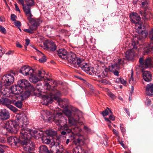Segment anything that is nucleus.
<instances>
[{
	"instance_id": "nucleus-1",
	"label": "nucleus",
	"mask_w": 153,
	"mask_h": 153,
	"mask_svg": "<svg viewBox=\"0 0 153 153\" xmlns=\"http://www.w3.org/2000/svg\"><path fill=\"white\" fill-rule=\"evenodd\" d=\"M16 117L18 122L16 123L15 121L11 120L6 121L4 123L3 129H6L8 131L16 133L19 128H21V130L27 126L28 123L26 114H21L17 115Z\"/></svg>"
},
{
	"instance_id": "nucleus-2",
	"label": "nucleus",
	"mask_w": 153,
	"mask_h": 153,
	"mask_svg": "<svg viewBox=\"0 0 153 153\" xmlns=\"http://www.w3.org/2000/svg\"><path fill=\"white\" fill-rule=\"evenodd\" d=\"M15 73H12L3 76L1 78V81H0V92L3 95L6 97H9L8 94L7 89L3 88V86L7 88L8 86H10L13 84L14 81V75Z\"/></svg>"
},
{
	"instance_id": "nucleus-3",
	"label": "nucleus",
	"mask_w": 153,
	"mask_h": 153,
	"mask_svg": "<svg viewBox=\"0 0 153 153\" xmlns=\"http://www.w3.org/2000/svg\"><path fill=\"white\" fill-rule=\"evenodd\" d=\"M75 131L77 132L72 133V134L69 136L71 139L73 140V143L76 145H83L85 143L88 138L84 137L81 133L82 130L79 127H75L74 128Z\"/></svg>"
},
{
	"instance_id": "nucleus-4",
	"label": "nucleus",
	"mask_w": 153,
	"mask_h": 153,
	"mask_svg": "<svg viewBox=\"0 0 153 153\" xmlns=\"http://www.w3.org/2000/svg\"><path fill=\"white\" fill-rule=\"evenodd\" d=\"M25 128H23L20 131V136L22 139H30L32 137L39 138L43 136V132L40 131L31 130Z\"/></svg>"
},
{
	"instance_id": "nucleus-5",
	"label": "nucleus",
	"mask_w": 153,
	"mask_h": 153,
	"mask_svg": "<svg viewBox=\"0 0 153 153\" xmlns=\"http://www.w3.org/2000/svg\"><path fill=\"white\" fill-rule=\"evenodd\" d=\"M80 67L87 74L92 76L96 75L100 78L105 77L107 75L106 71L103 72L100 74H99L95 70L94 68L91 67L90 65L86 63H83L82 59V62L79 64L78 67Z\"/></svg>"
},
{
	"instance_id": "nucleus-6",
	"label": "nucleus",
	"mask_w": 153,
	"mask_h": 153,
	"mask_svg": "<svg viewBox=\"0 0 153 153\" xmlns=\"http://www.w3.org/2000/svg\"><path fill=\"white\" fill-rule=\"evenodd\" d=\"M65 59L72 67L74 68H78L79 63L82 62V59L77 57L76 54L72 52L67 55Z\"/></svg>"
},
{
	"instance_id": "nucleus-7",
	"label": "nucleus",
	"mask_w": 153,
	"mask_h": 153,
	"mask_svg": "<svg viewBox=\"0 0 153 153\" xmlns=\"http://www.w3.org/2000/svg\"><path fill=\"white\" fill-rule=\"evenodd\" d=\"M132 23H134L135 24L136 28L138 29L137 31L139 33H141L142 36L143 38H146L147 37L148 33L147 32L145 31H143L142 30V27H143L144 29L145 27V20H131Z\"/></svg>"
},
{
	"instance_id": "nucleus-8",
	"label": "nucleus",
	"mask_w": 153,
	"mask_h": 153,
	"mask_svg": "<svg viewBox=\"0 0 153 153\" xmlns=\"http://www.w3.org/2000/svg\"><path fill=\"white\" fill-rule=\"evenodd\" d=\"M26 4H25L23 10L26 15L27 17V19H33L32 18L33 15L31 13V7L34 5V0H25Z\"/></svg>"
},
{
	"instance_id": "nucleus-9",
	"label": "nucleus",
	"mask_w": 153,
	"mask_h": 153,
	"mask_svg": "<svg viewBox=\"0 0 153 153\" xmlns=\"http://www.w3.org/2000/svg\"><path fill=\"white\" fill-rule=\"evenodd\" d=\"M53 121L57 126H61L62 128L65 126H67V120L62 116L61 113H57L54 117Z\"/></svg>"
},
{
	"instance_id": "nucleus-10",
	"label": "nucleus",
	"mask_w": 153,
	"mask_h": 153,
	"mask_svg": "<svg viewBox=\"0 0 153 153\" xmlns=\"http://www.w3.org/2000/svg\"><path fill=\"white\" fill-rule=\"evenodd\" d=\"M42 21L40 20H29V23L30 24L29 28L28 29H25L24 31L30 33H33V30H36Z\"/></svg>"
},
{
	"instance_id": "nucleus-11",
	"label": "nucleus",
	"mask_w": 153,
	"mask_h": 153,
	"mask_svg": "<svg viewBox=\"0 0 153 153\" xmlns=\"http://www.w3.org/2000/svg\"><path fill=\"white\" fill-rule=\"evenodd\" d=\"M139 62L142 69L153 67V58L148 57L144 60L143 58L141 57L139 59Z\"/></svg>"
},
{
	"instance_id": "nucleus-12",
	"label": "nucleus",
	"mask_w": 153,
	"mask_h": 153,
	"mask_svg": "<svg viewBox=\"0 0 153 153\" xmlns=\"http://www.w3.org/2000/svg\"><path fill=\"white\" fill-rule=\"evenodd\" d=\"M63 112L68 119V122L69 124L73 125L75 121H77L79 120L78 116L76 118V114H74L70 110L65 109L63 110Z\"/></svg>"
},
{
	"instance_id": "nucleus-13",
	"label": "nucleus",
	"mask_w": 153,
	"mask_h": 153,
	"mask_svg": "<svg viewBox=\"0 0 153 153\" xmlns=\"http://www.w3.org/2000/svg\"><path fill=\"white\" fill-rule=\"evenodd\" d=\"M23 139L24 140L22 141L21 143L23 146L24 150L28 152L33 150L34 149V143L30 140V139Z\"/></svg>"
},
{
	"instance_id": "nucleus-14",
	"label": "nucleus",
	"mask_w": 153,
	"mask_h": 153,
	"mask_svg": "<svg viewBox=\"0 0 153 153\" xmlns=\"http://www.w3.org/2000/svg\"><path fill=\"white\" fill-rule=\"evenodd\" d=\"M61 95V94L59 91L55 90L50 93V100L52 101L53 99H54L57 101L59 104H61L62 103H63V100L59 97Z\"/></svg>"
},
{
	"instance_id": "nucleus-15",
	"label": "nucleus",
	"mask_w": 153,
	"mask_h": 153,
	"mask_svg": "<svg viewBox=\"0 0 153 153\" xmlns=\"http://www.w3.org/2000/svg\"><path fill=\"white\" fill-rule=\"evenodd\" d=\"M45 50H48L50 51H55L57 47L55 43L51 40H47L44 43Z\"/></svg>"
},
{
	"instance_id": "nucleus-16",
	"label": "nucleus",
	"mask_w": 153,
	"mask_h": 153,
	"mask_svg": "<svg viewBox=\"0 0 153 153\" xmlns=\"http://www.w3.org/2000/svg\"><path fill=\"white\" fill-rule=\"evenodd\" d=\"M45 74V72L43 71L38 70V76H35L33 74L32 75H30V81L33 83H36L40 80L41 79L44 78V75Z\"/></svg>"
},
{
	"instance_id": "nucleus-17",
	"label": "nucleus",
	"mask_w": 153,
	"mask_h": 153,
	"mask_svg": "<svg viewBox=\"0 0 153 153\" xmlns=\"http://www.w3.org/2000/svg\"><path fill=\"white\" fill-rule=\"evenodd\" d=\"M33 72V69L28 66H25L22 67L19 70V72L25 76L32 75Z\"/></svg>"
},
{
	"instance_id": "nucleus-18",
	"label": "nucleus",
	"mask_w": 153,
	"mask_h": 153,
	"mask_svg": "<svg viewBox=\"0 0 153 153\" xmlns=\"http://www.w3.org/2000/svg\"><path fill=\"white\" fill-rule=\"evenodd\" d=\"M7 140L9 144L13 148L18 146V144L21 143L20 139L15 137H10L7 138Z\"/></svg>"
},
{
	"instance_id": "nucleus-19",
	"label": "nucleus",
	"mask_w": 153,
	"mask_h": 153,
	"mask_svg": "<svg viewBox=\"0 0 153 153\" xmlns=\"http://www.w3.org/2000/svg\"><path fill=\"white\" fill-rule=\"evenodd\" d=\"M50 147L51 148V151L52 153H61L62 151L59 149V143L55 141L50 142Z\"/></svg>"
},
{
	"instance_id": "nucleus-20",
	"label": "nucleus",
	"mask_w": 153,
	"mask_h": 153,
	"mask_svg": "<svg viewBox=\"0 0 153 153\" xmlns=\"http://www.w3.org/2000/svg\"><path fill=\"white\" fill-rule=\"evenodd\" d=\"M18 85L22 89H26L30 86L29 82L25 79H22L18 82Z\"/></svg>"
},
{
	"instance_id": "nucleus-21",
	"label": "nucleus",
	"mask_w": 153,
	"mask_h": 153,
	"mask_svg": "<svg viewBox=\"0 0 153 153\" xmlns=\"http://www.w3.org/2000/svg\"><path fill=\"white\" fill-rule=\"evenodd\" d=\"M144 69H142V75L144 80L146 82H150L152 80V75L150 72L148 71H144Z\"/></svg>"
},
{
	"instance_id": "nucleus-22",
	"label": "nucleus",
	"mask_w": 153,
	"mask_h": 153,
	"mask_svg": "<svg viewBox=\"0 0 153 153\" xmlns=\"http://www.w3.org/2000/svg\"><path fill=\"white\" fill-rule=\"evenodd\" d=\"M0 117L1 119L6 120L10 117L9 113L6 109H2L0 111Z\"/></svg>"
},
{
	"instance_id": "nucleus-23",
	"label": "nucleus",
	"mask_w": 153,
	"mask_h": 153,
	"mask_svg": "<svg viewBox=\"0 0 153 153\" xmlns=\"http://www.w3.org/2000/svg\"><path fill=\"white\" fill-rule=\"evenodd\" d=\"M120 69V67L117 64H115L112 65L110 67V70L114 74L115 76H118L119 75L118 70Z\"/></svg>"
},
{
	"instance_id": "nucleus-24",
	"label": "nucleus",
	"mask_w": 153,
	"mask_h": 153,
	"mask_svg": "<svg viewBox=\"0 0 153 153\" xmlns=\"http://www.w3.org/2000/svg\"><path fill=\"white\" fill-rule=\"evenodd\" d=\"M67 54V51L64 49H60L58 51L59 56L63 59H65Z\"/></svg>"
},
{
	"instance_id": "nucleus-25",
	"label": "nucleus",
	"mask_w": 153,
	"mask_h": 153,
	"mask_svg": "<svg viewBox=\"0 0 153 153\" xmlns=\"http://www.w3.org/2000/svg\"><path fill=\"white\" fill-rule=\"evenodd\" d=\"M125 57L127 59H131L134 56V53L132 49L130 48L125 53Z\"/></svg>"
},
{
	"instance_id": "nucleus-26",
	"label": "nucleus",
	"mask_w": 153,
	"mask_h": 153,
	"mask_svg": "<svg viewBox=\"0 0 153 153\" xmlns=\"http://www.w3.org/2000/svg\"><path fill=\"white\" fill-rule=\"evenodd\" d=\"M146 94L148 95H153V84H148L146 87Z\"/></svg>"
},
{
	"instance_id": "nucleus-27",
	"label": "nucleus",
	"mask_w": 153,
	"mask_h": 153,
	"mask_svg": "<svg viewBox=\"0 0 153 153\" xmlns=\"http://www.w3.org/2000/svg\"><path fill=\"white\" fill-rule=\"evenodd\" d=\"M50 115L49 112L47 111H45L42 116V118L44 121L47 122L50 121L52 119L50 116Z\"/></svg>"
},
{
	"instance_id": "nucleus-28",
	"label": "nucleus",
	"mask_w": 153,
	"mask_h": 153,
	"mask_svg": "<svg viewBox=\"0 0 153 153\" xmlns=\"http://www.w3.org/2000/svg\"><path fill=\"white\" fill-rule=\"evenodd\" d=\"M19 86L13 85L10 88V90L12 94H17L21 93V91L19 89Z\"/></svg>"
},
{
	"instance_id": "nucleus-29",
	"label": "nucleus",
	"mask_w": 153,
	"mask_h": 153,
	"mask_svg": "<svg viewBox=\"0 0 153 153\" xmlns=\"http://www.w3.org/2000/svg\"><path fill=\"white\" fill-rule=\"evenodd\" d=\"M39 152L40 153H51L47 147L45 145H42L39 148Z\"/></svg>"
},
{
	"instance_id": "nucleus-30",
	"label": "nucleus",
	"mask_w": 153,
	"mask_h": 153,
	"mask_svg": "<svg viewBox=\"0 0 153 153\" xmlns=\"http://www.w3.org/2000/svg\"><path fill=\"white\" fill-rule=\"evenodd\" d=\"M73 153H86L84 149H82L80 146L75 147L73 150Z\"/></svg>"
},
{
	"instance_id": "nucleus-31",
	"label": "nucleus",
	"mask_w": 153,
	"mask_h": 153,
	"mask_svg": "<svg viewBox=\"0 0 153 153\" xmlns=\"http://www.w3.org/2000/svg\"><path fill=\"white\" fill-rule=\"evenodd\" d=\"M55 28L51 25L46 26L44 29V30L48 34L50 33L51 32L55 30Z\"/></svg>"
},
{
	"instance_id": "nucleus-32",
	"label": "nucleus",
	"mask_w": 153,
	"mask_h": 153,
	"mask_svg": "<svg viewBox=\"0 0 153 153\" xmlns=\"http://www.w3.org/2000/svg\"><path fill=\"white\" fill-rule=\"evenodd\" d=\"M130 18L131 19H140L141 18L137 13L135 12H132L130 14Z\"/></svg>"
},
{
	"instance_id": "nucleus-33",
	"label": "nucleus",
	"mask_w": 153,
	"mask_h": 153,
	"mask_svg": "<svg viewBox=\"0 0 153 153\" xmlns=\"http://www.w3.org/2000/svg\"><path fill=\"white\" fill-rule=\"evenodd\" d=\"M75 127H75L74 128H73V127L72 128V130H73L74 131H72V130H71V129H70L69 128H68V126L67 125V126H64V127H63V128H62V129L65 130V131L66 132V133H71V134L70 135V136L72 134V133H75L77 132L76 131H75V130H74V128Z\"/></svg>"
},
{
	"instance_id": "nucleus-34",
	"label": "nucleus",
	"mask_w": 153,
	"mask_h": 153,
	"mask_svg": "<svg viewBox=\"0 0 153 153\" xmlns=\"http://www.w3.org/2000/svg\"><path fill=\"white\" fill-rule=\"evenodd\" d=\"M12 102L8 98H5L4 99L3 102V104L5 105L7 108L8 105H10Z\"/></svg>"
},
{
	"instance_id": "nucleus-35",
	"label": "nucleus",
	"mask_w": 153,
	"mask_h": 153,
	"mask_svg": "<svg viewBox=\"0 0 153 153\" xmlns=\"http://www.w3.org/2000/svg\"><path fill=\"white\" fill-rule=\"evenodd\" d=\"M105 120L108 122V123H111L110 120L114 121L115 120V117L113 115H110L109 118L104 117Z\"/></svg>"
},
{
	"instance_id": "nucleus-36",
	"label": "nucleus",
	"mask_w": 153,
	"mask_h": 153,
	"mask_svg": "<svg viewBox=\"0 0 153 153\" xmlns=\"http://www.w3.org/2000/svg\"><path fill=\"white\" fill-rule=\"evenodd\" d=\"M12 20L14 21L13 23L17 27L20 31H21V30L20 28V27L21 25V22L19 21L16 20Z\"/></svg>"
},
{
	"instance_id": "nucleus-37",
	"label": "nucleus",
	"mask_w": 153,
	"mask_h": 153,
	"mask_svg": "<svg viewBox=\"0 0 153 153\" xmlns=\"http://www.w3.org/2000/svg\"><path fill=\"white\" fill-rule=\"evenodd\" d=\"M46 133L49 136H56L57 135L56 131L53 130H49L47 131Z\"/></svg>"
},
{
	"instance_id": "nucleus-38",
	"label": "nucleus",
	"mask_w": 153,
	"mask_h": 153,
	"mask_svg": "<svg viewBox=\"0 0 153 153\" xmlns=\"http://www.w3.org/2000/svg\"><path fill=\"white\" fill-rule=\"evenodd\" d=\"M133 71L132 70L131 71V77L129 78V82L130 83L133 84L135 82V80L133 77Z\"/></svg>"
},
{
	"instance_id": "nucleus-39",
	"label": "nucleus",
	"mask_w": 153,
	"mask_h": 153,
	"mask_svg": "<svg viewBox=\"0 0 153 153\" xmlns=\"http://www.w3.org/2000/svg\"><path fill=\"white\" fill-rule=\"evenodd\" d=\"M138 41H135V40H133L132 41V43L131 46H132V48L131 47V48L133 50V49H137V45L138 44Z\"/></svg>"
},
{
	"instance_id": "nucleus-40",
	"label": "nucleus",
	"mask_w": 153,
	"mask_h": 153,
	"mask_svg": "<svg viewBox=\"0 0 153 153\" xmlns=\"http://www.w3.org/2000/svg\"><path fill=\"white\" fill-rule=\"evenodd\" d=\"M109 111H110L111 112V111L109 108H107L104 111H102L101 114H102L103 117H105L108 115Z\"/></svg>"
},
{
	"instance_id": "nucleus-41",
	"label": "nucleus",
	"mask_w": 153,
	"mask_h": 153,
	"mask_svg": "<svg viewBox=\"0 0 153 153\" xmlns=\"http://www.w3.org/2000/svg\"><path fill=\"white\" fill-rule=\"evenodd\" d=\"M42 140L43 143L46 144H49L51 142V140L48 137H43L42 139Z\"/></svg>"
},
{
	"instance_id": "nucleus-42",
	"label": "nucleus",
	"mask_w": 153,
	"mask_h": 153,
	"mask_svg": "<svg viewBox=\"0 0 153 153\" xmlns=\"http://www.w3.org/2000/svg\"><path fill=\"white\" fill-rule=\"evenodd\" d=\"M149 36L151 39V42H153V28L149 30ZM152 48L153 49V47H152Z\"/></svg>"
},
{
	"instance_id": "nucleus-43",
	"label": "nucleus",
	"mask_w": 153,
	"mask_h": 153,
	"mask_svg": "<svg viewBox=\"0 0 153 153\" xmlns=\"http://www.w3.org/2000/svg\"><path fill=\"white\" fill-rule=\"evenodd\" d=\"M7 108L14 112H16L18 110L16 108L10 105H8Z\"/></svg>"
},
{
	"instance_id": "nucleus-44",
	"label": "nucleus",
	"mask_w": 153,
	"mask_h": 153,
	"mask_svg": "<svg viewBox=\"0 0 153 153\" xmlns=\"http://www.w3.org/2000/svg\"><path fill=\"white\" fill-rule=\"evenodd\" d=\"M139 12L141 15L143 16L142 17V19H147V18H146V14L145 11L140 10Z\"/></svg>"
},
{
	"instance_id": "nucleus-45",
	"label": "nucleus",
	"mask_w": 153,
	"mask_h": 153,
	"mask_svg": "<svg viewBox=\"0 0 153 153\" xmlns=\"http://www.w3.org/2000/svg\"><path fill=\"white\" fill-rule=\"evenodd\" d=\"M124 60V59H119L118 60V63L116 64L119 66L120 68V65H123L125 63Z\"/></svg>"
},
{
	"instance_id": "nucleus-46",
	"label": "nucleus",
	"mask_w": 153,
	"mask_h": 153,
	"mask_svg": "<svg viewBox=\"0 0 153 153\" xmlns=\"http://www.w3.org/2000/svg\"><path fill=\"white\" fill-rule=\"evenodd\" d=\"M22 102L21 101H17L15 103V105L19 108L22 107Z\"/></svg>"
},
{
	"instance_id": "nucleus-47",
	"label": "nucleus",
	"mask_w": 153,
	"mask_h": 153,
	"mask_svg": "<svg viewBox=\"0 0 153 153\" xmlns=\"http://www.w3.org/2000/svg\"><path fill=\"white\" fill-rule=\"evenodd\" d=\"M143 1L141 3L142 6L144 8H145L147 6L148 3L146 0H143Z\"/></svg>"
},
{
	"instance_id": "nucleus-48",
	"label": "nucleus",
	"mask_w": 153,
	"mask_h": 153,
	"mask_svg": "<svg viewBox=\"0 0 153 153\" xmlns=\"http://www.w3.org/2000/svg\"><path fill=\"white\" fill-rule=\"evenodd\" d=\"M0 31L4 34L6 33V31L5 28L1 26H0Z\"/></svg>"
},
{
	"instance_id": "nucleus-49",
	"label": "nucleus",
	"mask_w": 153,
	"mask_h": 153,
	"mask_svg": "<svg viewBox=\"0 0 153 153\" xmlns=\"http://www.w3.org/2000/svg\"><path fill=\"white\" fill-rule=\"evenodd\" d=\"M108 95L112 100H114L116 98V97L114 94L111 92H108Z\"/></svg>"
},
{
	"instance_id": "nucleus-50",
	"label": "nucleus",
	"mask_w": 153,
	"mask_h": 153,
	"mask_svg": "<svg viewBox=\"0 0 153 153\" xmlns=\"http://www.w3.org/2000/svg\"><path fill=\"white\" fill-rule=\"evenodd\" d=\"M101 82L104 85L109 84V82L105 79H102L101 80Z\"/></svg>"
},
{
	"instance_id": "nucleus-51",
	"label": "nucleus",
	"mask_w": 153,
	"mask_h": 153,
	"mask_svg": "<svg viewBox=\"0 0 153 153\" xmlns=\"http://www.w3.org/2000/svg\"><path fill=\"white\" fill-rule=\"evenodd\" d=\"M30 94V93L28 91H25L23 94V96L25 97V98L28 97Z\"/></svg>"
},
{
	"instance_id": "nucleus-52",
	"label": "nucleus",
	"mask_w": 153,
	"mask_h": 153,
	"mask_svg": "<svg viewBox=\"0 0 153 153\" xmlns=\"http://www.w3.org/2000/svg\"><path fill=\"white\" fill-rule=\"evenodd\" d=\"M6 142V140L4 137H0V143H4Z\"/></svg>"
},
{
	"instance_id": "nucleus-53",
	"label": "nucleus",
	"mask_w": 153,
	"mask_h": 153,
	"mask_svg": "<svg viewBox=\"0 0 153 153\" xmlns=\"http://www.w3.org/2000/svg\"><path fill=\"white\" fill-rule=\"evenodd\" d=\"M113 131L114 134L117 136L118 137L119 136V133L118 131L114 129H113Z\"/></svg>"
},
{
	"instance_id": "nucleus-54",
	"label": "nucleus",
	"mask_w": 153,
	"mask_h": 153,
	"mask_svg": "<svg viewBox=\"0 0 153 153\" xmlns=\"http://www.w3.org/2000/svg\"><path fill=\"white\" fill-rule=\"evenodd\" d=\"M123 125L120 124V129L122 133L123 134L125 133L126 132V129L125 128L122 126Z\"/></svg>"
},
{
	"instance_id": "nucleus-55",
	"label": "nucleus",
	"mask_w": 153,
	"mask_h": 153,
	"mask_svg": "<svg viewBox=\"0 0 153 153\" xmlns=\"http://www.w3.org/2000/svg\"><path fill=\"white\" fill-rule=\"evenodd\" d=\"M39 61L40 62H43L46 61V59L45 57H43L39 59Z\"/></svg>"
},
{
	"instance_id": "nucleus-56",
	"label": "nucleus",
	"mask_w": 153,
	"mask_h": 153,
	"mask_svg": "<svg viewBox=\"0 0 153 153\" xmlns=\"http://www.w3.org/2000/svg\"><path fill=\"white\" fill-rule=\"evenodd\" d=\"M25 41L26 42L25 43V47L26 48L30 43V40L28 39H27L25 40Z\"/></svg>"
},
{
	"instance_id": "nucleus-57",
	"label": "nucleus",
	"mask_w": 153,
	"mask_h": 153,
	"mask_svg": "<svg viewBox=\"0 0 153 153\" xmlns=\"http://www.w3.org/2000/svg\"><path fill=\"white\" fill-rule=\"evenodd\" d=\"M120 82V83H122L124 85H126V81L122 78H121Z\"/></svg>"
},
{
	"instance_id": "nucleus-58",
	"label": "nucleus",
	"mask_w": 153,
	"mask_h": 153,
	"mask_svg": "<svg viewBox=\"0 0 153 153\" xmlns=\"http://www.w3.org/2000/svg\"><path fill=\"white\" fill-rule=\"evenodd\" d=\"M14 5L15 7L16 10L17 11L19 12V13H20V10L19 7H18V6L17 4L16 3H15V4Z\"/></svg>"
},
{
	"instance_id": "nucleus-59",
	"label": "nucleus",
	"mask_w": 153,
	"mask_h": 153,
	"mask_svg": "<svg viewBox=\"0 0 153 153\" xmlns=\"http://www.w3.org/2000/svg\"><path fill=\"white\" fill-rule=\"evenodd\" d=\"M19 2L23 6V7L24 6V0H18Z\"/></svg>"
},
{
	"instance_id": "nucleus-60",
	"label": "nucleus",
	"mask_w": 153,
	"mask_h": 153,
	"mask_svg": "<svg viewBox=\"0 0 153 153\" xmlns=\"http://www.w3.org/2000/svg\"><path fill=\"white\" fill-rule=\"evenodd\" d=\"M16 18V16L14 14H12L11 16V19H15Z\"/></svg>"
},
{
	"instance_id": "nucleus-61",
	"label": "nucleus",
	"mask_w": 153,
	"mask_h": 153,
	"mask_svg": "<svg viewBox=\"0 0 153 153\" xmlns=\"http://www.w3.org/2000/svg\"><path fill=\"white\" fill-rule=\"evenodd\" d=\"M16 45L17 47L20 48H21L22 47V46L18 42H16Z\"/></svg>"
},
{
	"instance_id": "nucleus-62",
	"label": "nucleus",
	"mask_w": 153,
	"mask_h": 153,
	"mask_svg": "<svg viewBox=\"0 0 153 153\" xmlns=\"http://www.w3.org/2000/svg\"><path fill=\"white\" fill-rule=\"evenodd\" d=\"M121 78H117L116 80V81H115V82H117V83H120V79H121Z\"/></svg>"
},
{
	"instance_id": "nucleus-63",
	"label": "nucleus",
	"mask_w": 153,
	"mask_h": 153,
	"mask_svg": "<svg viewBox=\"0 0 153 153\" xmlns=\"http://www.w3.org/2000/svg\"><path fill=\"white\" fill-rule=\"evenodd\" d=\"M0 146H1L2 148L4 149H6L8 148V146H7L3 144H0Z\"/></svg>"
},
{
	"instance_id": "nucleus-64",
	"label": "nucleus",
	"mask_w": 153,
	"mask_h": 153,
	"mask_svg": "<svg viewBox=\"0 0 153 153\" xmlns=\"http://www.w3.org/2000/svg\"><path fill=\"white\" fill-rule=\"evenodd\" d=\"M66 131L65 130L61 132V134L62 135H65L66 134Z\"/></svg>"
}]
</instances>
